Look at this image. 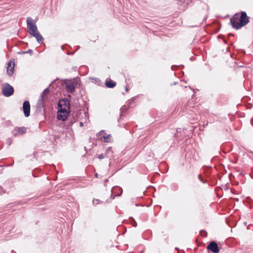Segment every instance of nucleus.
<instances>
[{
    "label": "nucleus",
    "instance_id": "obj_1",
    "mask_svg": "<svg viewBox=\"0 0 253 253\" xmlns=\"http://www.w3.org/2000/svg\"><path fill=\"white\" fill-rule=\"evenodd\" d=\"M250 22L249 17L245 11L236 13L230 19V24L234 29L238 30Z\"/></svg>",
    "mask_w": 253,
    "mask_h": 253
},
{
    "label": "nucleus",
    "instance_id": "obj_2",
    "mask_svg": "<svg viewBox=\"0 0 253 253\" xmlns=\"http://www.w3.org/2000/svg\"><path fill=\"white\" fill-rule=\"evenodd\" d=\"M26 22L29 33L35 37L39 43H42L43 39L38 30L36 22L30 17L27 18Z\"/></svg>",
    "mask_w": 253,
    "mask_h": 253
},
{
    "label": "nucleus",
    "instance_id": "obj_3",
    "mask_svg": "<svg viewBox=\"0 0 253 253\" xmlns=\"http://www.w3.org/2000/svg\"><path fill=\"white\" fill-rule=\"evenodd\" d=\"M2 94L5 97H9L14 93V88L8 83H4L1 89Z\"/></svg>",
    "mask_w": 253,
    "mask_h": 253
},
{
    "label": "nucleus",
    "instance_id": "obj_4",
    "mask_svg": "<svg viewBox=\"0 0 253 253\" xmlns=\"http://www.w3.org/2000/svg\"><path fill=\"white\" fill-rule=\"evenodd\" d=\"M58 109H65L67 111H70V103L69 100L67 98L60 99L58 104Z\"/></svg>",
    "mask_w": 253,
    "mask_h": 253
},
{
    "label": "nucleus",
    "instance_id": "obj_5",
    "mask_svg": "<svg viewBox=\"0 0 253 253\" xmlns=\"http://www.w3.org/2000/svg\"><path fill=\"white\" fill-rule=\"evenodd\" d=\"M71 111H67L66 109H58L57 112V118L60 121H64L69 115Z\"/></svg>",
    "mask_w": 253,
    "mask_h": 253
},
{
    "label": "nucleus",
    "instance_id": "obj_6",
    "mask_svg": "<svg viewBox=\"0 0 253 253\" xmlns=\"http://www.w3.org/2000/svg\"><path fill=\"white\" fill-rule=\"evenodd\" d=\"M207 249L214 253H218L219 252L218 245L215 241L211 242L207 246Z\"/></svg>",
    "mask_w": 253,
    "mask_h": 253
},
{
    "label": "nucleus",
    "instance_id": "obj_7",
    "mask_svg": "<svg viewBox=\"0 0 253 253\" xmlns=\"http://www.w3.org/2000/svg\"><path fill=\"white\" fill-rule=\"evenodd\" d=\"M23 112L26 117H28L30 114V104L28 101H25L22 106Z\"/></svg>",
    "mask_w": 253,
    "mask_h": 253
},
{
    "label": "nucleus",
    "instance_id": "obj_8",
    "mask_svg": "<svg viewBox=\"0 0 253 253\" xmlns=\"http://www.w3.org/2000/svg\"><path fill=\"white\" fill-rule=\"evenodd\" d=\"M15 66V63L14 61L12 62V64H11V61H9L7 64V73L9 76H11L14 72Z\"/></svg>",
    "mask_w": 253,
    "mask_h": 253
},
{
    "label": "nucleus",
    "instance_id": "obj_9",
    "mask_svg": "<svg viewBox=\"0 0 253 253\" xmlns=\"http://www.w3.org/2000/svg\"><path fill=\"white\" fill-rule=\"evenodd\" d=\"M99 136H100V138L102 139V138H103L104 139V141L105 142H108L110 141L109 140V138L110 137H111V135L110 134H107L104 130H101L99 132Z\"/></svg>",
    "mask_w": 253,
    "mask_h": 253
},
{
    "label": "nucleus",
    "instance_id": "obj_10",
    "mask_svg": "<svg viewBox=\"0 0 253 253\" xmlns=\"http://www.w3.org/2000/svg\"><path fill=\"white\" fill-rule=\"evenodd\" d=\"M72 117L73 119V121H71L69 125L71 126L75 122H76L79 118V113L78 112H74L72 114Z\"/></svg>",
    "mask_w": 253,
    "mask_h": 253
},
{
    "label": "nucleus",
    "instance_id": "obj_11",
    "mask_svg": "<svg viewBox=\"0 0 253 253\" xmlns=\"http://www.w3.org/2000/svg\"><path fill=\"white\" fill-rule=\"evenodd\" d=\"M67 90L70 92L73 93L75 90V87L73 83H69L66 85Z\"/></svg>",
    "mask_w": 253,
    "mask_h": 253
},
{
    "label": "nucleus",
    "instance_id": "obj_12",
    "mask_svg": "<svg viewBox=\"0 0 253 253\" xmlns=\"http://www.w3.org/2000/svg\"><path fill=\"white\" fill-rule=\"evenodd\" d=\"M105 85L108 88H113L116 85V83L112 80L108 81H106L105 82Z\"/></svg>",
    "mask_w": 253,
    "mask_h": 253
},
{
    "label": "nucleus",
    "instance_id": "obj_13",
    "mask_svg": "<svg viewBox=\"0 0 253 253\" xmlns=\"http://www.w3.org/2000/svg\"><path fill=\"white\" fill-rule=\"evenodd\" d=\"M43 101L44 98L40 96L37 105L38 108L42 109L43 107Z\"/></svg>",
    "mask_w": 253,
    "mask_h": 253
},
{
    "label": "nucleus",
    "instance_id": "obj_14",
    "mask_svg": "<svg viewBox=\"0 0 253 253\" xmlns=\"http://www.w3.org/2000/svg\"><path fill=\"white\" fill-rule=\"evenodd\" d=\"M113 151L112 150L111 147H108L105 153V157H111L113 156Z\"/></svg>",
    "mask_w": 253,
    "mask_h": 253
},
{
    "label": "nucleus",
    "instance_id": "obj_15",
    "mask_svg": "<svg viewBox=\"0 0 253 253\" xmlns=\"http://www.w3.org/2000/svg\"><path fill=\"white\" fill-rule=\"evenodd\" d=\"M17 131L20 134H23L26 133V130L24 127H19L17 128Z\"/></svg>",
    "mask_w": 253,
    "mask_h": 253
},
{
    "label": "nucleus",
    "instance_id": "obj_16",
    "mask_svg": "<svg viewBox=\"0 0 253 253\" xmlns=\"http://www.w3.org/2000/svg\"><path fill=\"white\" fill-rule=\"evenodd\" d=\"M18 54H26V53H29L30 54L32 55L33 53V50L31 49H29V50L27 51H21L20 52H19L18 53Z\"/></svg>",
    "mask_w": 253,
    "mask_h": 253
},
{
    "label": "nucleus",
    "instance_id": "obj_17",
    "mask_svg": "<svg viewBox=\"0 0 253 253\" xmlns=\"http://www.w3.org/2000/svg\"><path fill=\"white\" fill-rule=\"evenodd\" d=\"M49 92V89L48 88H45L43 91V92L42 93L41 95V97H42L44 98V95L48 93V92Z\"/></svg>",
    "mask_w": 253,
    "mask_h": 253
},
{
    "label": "nucleus",
    "instance_id": "obj_18",
    "mask_svg": "<svg viewBox=\"0 0 253 253\" xmlns=\"http://www.w3.org/2000/svg\"><path fill=\"white\" fill-rule=\"evenodd\" d=\"M129 219L131 222L132 226L134 227H136L137 223H136V221L134 220V219L132 217H130Z\"/></svg>",
    "mask_w": 253,
    "mask_h": 253
},
{
    "label": "nucleus",
    "instance_id": "obj_19",
    "mask_svg": "<svg viewBox=\"0 0 253 253\" xmlns=\"http://www.w3.org/2000/svg\"><path fill=\"white\" fill-rule=\"evenodd\" d=\"M92 203L94 205H96L100 204V200L98 199H93Z\"/></svg>",
    "mask_w": 253,
    "mask_h": 253
},
{
    "label": "nucleus",
    "instance_id": "obj_20",
    "mask_svg": "<svg viewBox=\"0 0 253 253\" xmlns=\"http://www.w3.org/2000/svg\"><path fill=\"white\" fill-rule=\"evenodd\" d=\"M104 157H105V154L104 155L103 154H99L98 156V158L100 160H101V159H103Z\"/></svg>",
    "mask_w": 253,
    "mask_h": 253
},
{
    "label": "nucleus",
    "instance_id": "obj_21",
    "mask_svg": "<svg viewBox=\"0 0 253 253\" xmlns=\"http://www.w3.org/2000/svg\"><path fill=\"white\" fill-rule=\"evenodd\" d=\"M7 143H8V145H10L12 142V140L11 138H8L7 140Z\"/></svg>",
    "mask_w": 253,
    "mask_h": 253
},
{
    "label": "nucleus",
    "instance_id": "obj_22",
    "mask_svg": "<svg viewBox=\"0 0 253 253\" xmlns=\"http://www.w3.org/2000/svg\"><path fill=\"white\" fill-rule=\"evenodd\" d=\"M198 178H199V179H200V180L202 182H203V183H205V181H203V180L201 178V175H200V174H199V175H198Z\"/></svg>",
    "mask_w": 253,
    "mask_h": 253
},
{
    "label": "nucleus",
    "instance_id": "obj_23",
    "mask_svg": "<svg viewBox=\"0 0 253 253\" xmlns=\"http://www.w3.org/2000/svg\"><path fill=\"white\" fill-rule=\"evenodd\" d=\"M2 190V188L1 187H0V194H2V191H1Z\"/></svg>",
    "mask_w": 253,
    "mask_h": 253
},
{
    "label": "nucleus",
    "instance_id": "obj_24",
    "mask_svg": "<svg viewBox=\"0 0 253 253\" xmlns=\"http://www.w3.org/2000/svg\"><path fill=\"white\" fill-rule=\"evenodd\" d=\"M83 122H81L80 124V125L81 126H83Z\"/></svg>",
    "mask_w": 253,
    "mask_h": 253
},
{
    "label": "nucleus",
    "instance_id": "obj_25",
    "mask_svg": "<svg viewBox=\"0 0 253 253\" xmlns=\"http://www.w3.org/2000/svg\"><path fill=\"white\" fill-rule=\"evenodd\" d=\"M233 36V34H229L228 35V36Z\"/></svg>",
    "mask_w": 253,
    "mask_h": 253
},
{
    "label": "nucleus",
    "instance_id": "obj_26",
    "mask_svg": "<svg viewBox=\"0 0 253 253\" xmlns=\"http://www.w3.org/2000/svg\"><path fill=\"white\" fill-rule=\"evenodd\" d=\"M128 90V87H126V91H127Z\"/></svg>",
    "mask_w": 253,
    "mask_h": 253
},
{
    "label": "nucleus",
    "instance_id": "obj_27",
    "mask_svg": "<svg viewBox=\"0 0 253 253\" xmlns=\"http://www.w3.org/2000/svg\"><path fill=\"white\" fill-rule=\"evenodd\" d=\"M95 176L96 177H98V174H97V173L95 174Z\"/></svg>",
    "mask_w": 253,
    "mask_h": 253
},
{
    "label": "nucleus",
    "instance_id": "obj_28",
    "mask_svg": "<svg viewBox=\"0 0 253 253\" xmlns=\"http://www.w3.org/2000/svg\"><path fill=\"white\" fill-rule=\"evenodd\" d=\"M111 197L113 198V199H114L115 196H113L112 195H111Z\"/></svg>",
    "mask_w": 253,
    "mask_h": 253
},
{
    "label": "nucleus",
    "instance_id": "obj_29",
    "mask_svg": "<svg viewBox=\"0 0 253 253\" xmlns=\"http://www.w3.org/2000/svg\"><path fill=\"white\" fill-rule=\"evenodd\" d=\"M107 181H108V180H107V179H106V180H105V181H106V182H107Z\"/></svg>",
    "mask_w": 253,
    "mask_h": 253
}]
</instances>
